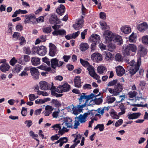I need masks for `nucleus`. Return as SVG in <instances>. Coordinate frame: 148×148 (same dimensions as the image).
<instances>
[{
    "instance_id": "nucleus-1",
    "label": "nucleus",
    "mask_w": 148,
    "mask_h": 148,
    "mask_svg": "<svg viewBox=\"0 0 148 148\" xmlns=\"http://www.w3.org/2000/svg\"><path fill=\"white\" fill-rule=\"evenodd\" d=\"M141 59L140 57L138 58L136 62L134 60H132L130 61L129 64L132 66L128 72V73L130 74V76L134 75L138 71L141 64Z\"/></svg>"
},
{
    "instance_id": "nucleus-2",
    "label": "nucleus",
    "mask_w": 148,
    "mask_h": 148,
    "mask_svg": "<svg viewBox=\"0 0 148 148\" xmlns=\"http://www.w3.org/2000/svg\"><path fill=\"white\" fill-rule=\"evenodd\" d=\"M136 46L134 44L127 45H124L123 46V53L125 56H128L130 55L131 51L136 52Z\"/></svg>"
},
{
    "instance_id": "nucleus-3",
    "label": "nucleus",
    "mask_w": 148,
    "mask_h": 148,
    "mask_svg": "<svg viewBox=\"0 0 148 148\" xmlns=\"http://www.w3.org/2000/svg\"><path fill=\"white\" fill-rule=\"evenodd\" d=\"M79 96V98H78V100L79 102V104H81L82 103H83L85 104H87L88 103V102L89 100L91 99H93L95 96L94 94L91 93L89 95H86V93H82L80 94Z\"/></svg>"
},
{
    "instance_id": "nucleus-4",
    "label": "nucleus",
    "mask_w": 148,
    "mask_h": 148,
    "mask_svg": "<svg viewBox=\"0 0 148 148\" xmlns=\"http://www.w3.org/2000/svg\"><path fill=\"white\" fill-rule=\"evenodd\" d=\"M123 88V85L118 83L115 85L113 89L109 88L108 91L110 93L114 94L113 95L116 96L122 91Z\"/></svg>"
},
{
    "instance_id": "nucleus-5",
    "label": "nucleus",
    "mask_w": 148,
    "mask_h": 148,
    "mask_svg": "<svg viewBox=\"0 0 148 148\" xmlns=\"http://www.w3.org/2000/svg\"><path fill=\"white\" fill-rule=\"evenodd\" d=\"M88 116V114L85 113L83 115L80 114L78 117H75L74 128H77L78 126L80 125L79 122L81 123H85L86 121V119Z\"/></svg>"
},
{
    "instance_id": "nucleus-6",
    "label": "nucleus",
    "mask_w": 148,
    "mask_h": 148,
    "mask_svg": "<svg viewBox=\"0 0 148 148\" xmlns=\"http://www.w3.org/2000/svg\"><path fill=\"white\" fill-rule=\"evenodd\" d=\"M39 85L40 89L44 90H51L53 87L54 86L53 82L51 83V84H50L44 81H42L40 82L39 83Z\"/></svg>"
},
{
    "instance_id": "nucleus-7",
    "label": "nucleus",
    "mask_w": 148,
    "mask_h": 148,
    "mask_svg": "<svg viewBox=\"0 0 148 148\" xmlns=\"http://www.w3.org/2000/svg\"><path fill=\"white\" fill-rule=\"evenodd\" d=\"M86 113L88 114V116L90 115V116H92V117L98 116L100 118L101 116H102L103 114V110L101 111V112L100 108H99L96 110H89Z\"/></svg>"
},
{
    "instance_id": "nucleus-8",
    "label": "nucleus",
    "mask_w": 148,
    "mask_h": 148,
    "mask_svg": "<svg viewBox=\"0 0 148 148\" xmlns=\"http://www.w3.org/2000/svg\"><path fill=\"white\" fill-rule=\"evenodd\" d=\"M70 87V86L68 83H64L62 85H60L56 88V92L62 93L69 91Z\"/></svg>"
},
{
    "instance_id": "nucleus-9",
    "label": "nucleus",
    "mask_w": 148,
    "mask_h": 148,
    "mask_svg": "<svg viewBox=\"0 0 148 148\" xmlns=\"http://www.w3.org/2000/svg\"><path fill=\"white\" fill-rule=\"evenodd\" d=\"M103 35L106 42H108L112 41L114 36L111 32L108 30L105 31Z\"/></svg>"
},
{
    "instance_id": "nucleus-10",
    "label": "nucleus",
    "mask_w": 148,
    "mask_h": 148,
    "mask_svg": "<svg viewBox=\"0 0 148 148\" xmlns=\"http://www.w3.org/2000/svg\"><path fill=\"white\" fill-rule=\"evenodd\" d=\"M60 22L59 18H58L57 16L55 14H52L49 19V22L51 24H59Z\"/></svg>"
},
{
    "instance_id": "nucleus-11",
    "label": "nucleus",
    "mask_w": 148,
    "mask_h": 148,
    "mask_svg": "<svg viewBox=\"0 0 148 148\" xmlns=\"http://www.w3.org/2000/svg\"><path fill=\"white\" fill-rule=\"evenodd\" d=\"M47 49L44 46H41L36 47V52L38 54L41 56H43L46 53Z\"/></svg>"
},
{
    "instance_id": "nucleus-12",
    "label": "nucleus",
    "mask_w": 148,
    "mask_h": 148,
    "mask_svg": "<svg viewBox=\"0 0 148 148\" xmlns=\"http://www.w3.org/2000/svg\"><path fill=\"white\" fill-rule=\"evenodd\" d=\"M60 124H57L54 125L52 127L54 129L57 128L59 130L58 133L59 134H60L61 135L63 134L65 132H67L68 131V130H66V128L65 127L63 126H60Z\"/></svg>"
},
{
    "instance_id": "nucleus-13",
    "label": "nucleus",
    "mask_w": 148,
    "mask_h": 148,
    "mask_svg": "<svg viewBox=\"0 0 148 148\" xmlns=\"http://www.w3.org/2000/svg\"><path fill=\"white\" fill-rule=\"evenodd\" d=\"M72 120L70 118L66 117V118L64 120V121L61 125V126H63L66 128L65 130H67V128H70L72 127Z\"/></svg>"
},
{
    "instance_id": "nucleus-14",
    "label": "nucleus",
    "mask_w": 148,
    "mask_h": 148,
    "mask_svg": "<svg viewBox=\"0 0 148 148\" xmlns=\"http://www.w3.org/2000/svg\"><path fill=\"white\" fill-rule=\"evenodd\" d=\"M49 55L52 57L54 56L57 53L56 46L51 43H50L49 44Z\"/></svg>"
},
{
    "instance_id": "nucleus-15",
    "label": "nucleus",
    "mask_w": 148,
    "mask_h": 148,
    "mask_svg": "<svg viewBox=\"0 0 148 148\" xmlns=\"http://www.w3.org/2000/svg\"><path fill=\"white\" fill-rule=\"evenodd\" d=\"M30 73L34 79H37L39 78V73L38 70L35 68H30Z\"/></svg>"
},
{
    "instance_id": "nucleus-16",
    "label": "nucleus",
    "mask_w": 148,
    "mask_h": 148,
    "mask_svg": "<svg viewBox=\"0 0 148 148\" xmlns=\"http://www.w3.org/2000/svg\"><path fill=\"white\" fill-rule=\"evenodd\" d=\"M137 27L140 32H143L147 29L148 25L146 23L143 22L137 25Z\"/></svg>"
},
{
    "instance_id": "nucleus-17",
    "label": "nucleus",
    "mask_w": 148,
    "mask_h": 148,
    "mask_svg": "<svg viewBox=\"0 0 148 148\" xmlns=\"http://www.w3.org/2000/svg\"><path fill=\"white\" fill-rule=\"evenodd\" d=\"M84 21L83 19H78L73 25V27L76 30L82 28Z\"/></svg>"
},
{
    "instance_id": "nucleus-18",
    "label": "nucleus",
    "mask_w": 148,
    "mask_h": 148,
    "mask_svg": "<svg viewBox=\"0 0 148 148\" xmlns=\"http://www.w3.org/2000/svg\"><path fill=\"white\" fill-rule=\"evenodd\" d=\"M100 37L99 35L97 34H92L90 37V41L91 42L99 43L100 41Z\"/></svg>"
},
{
    "instance_id": "nucleus-19",
    "label": "nucleus",
    "mask_w": 148,
    "mask_h": 148,
    "mask_svg": "<svg viewBox=\"0 0 148 148\" xmlns=\"http://www.w3.org/2000/svg\"><path fill=\"white\" fill-rule=\"evenodd\" d=\"M87 69L88 71V73L92 77H93L94 76H97V77H99L97 76V74L95 71V68L93 66L91 65H89L87 67Z\"/></svg>"
},
{
    "instance_id": "nucleus-20",
    "label": "nucleus",
    "mask_w": 148,
    "mask_h": 148,
    "mask_svg": "<svg viewBox=\"0 0 148 148\" xmlns=\"http://www.w3.org/2000/svg\"><path fill=\"white\" fill-rule=\"evenodd\" d=\"M91 58L92 60L95 61L97 62H99L102 60L101 56L98 53H93L91 55Z\"/></svg>"
},
{
    "instance_id": "nucleus-21",
    "label": "nucleus",
    "mask_w": 148,
    "mask_h": 148,
    "mask_svg": "<svg viewBox=\"0 0 148 148\" xmlns=\"http://www.w3.org/2000/svg\"><path fill=\"white\" fill-rule=\"evenodd\" d=\"M117 75L119 76H121L125 73V70L121 66H118L116 69Z\"/></svg>"
},
{
    "instance_id": "nucleus-22",
    "label": "nucleus",
    "mask_w": 148,
    "mask_h": 148,
    "mask_svg": "<svg viewBox=\"0 0 148 148\" xmlns=\"http://www.w3.org/2000/svg\"><path fill=\"white\" fill-rule=\"evenodd\" d=\"M138 53L140 56H143L147 53V49L142 45H140L138 47Z\"/></svg>"
},
{
    "instance_id": "nucleus-23",
    "label": "nucleus",
    "mask_w": 148,
    "mask_h": 148,
    "mask_svg": "<svg viewBox=\"0 0 148 148\" xmlns=\"http://www.w3.org/2000/svg\"><path fill=\"white\" fill-rule=\"evenodd\" d=\"M112 41L115 43H116L117 44L119 45H121L123 42L122 37L119 35H114Z\"/></svg>"
},
{
    "instance_id": "nucleus-24",
    "label": "nucleus",
    "mask_w": 148,
    "mask_h": 148,
    "mask_svg": "<svg viewBox=\"0 0 148 148\" xmlns=\"http://www.w3.org/2000/svg\"><path fill=\"white\" fill-rule=\"evenodd\" d=\"M65 9V6L62 4H60L56 9V12L58 14L62 16L64 13Z\"/></svg>"
},
{
    "instance_id": "nucleus-25",
    "label": "nucleus",
    "mask_w": 148,
    "mask_h": 148,
    "mask_svg": "<svg viewBox=\"0 0 148 148\" xmlns=\"http://www.w3.org/2000/svg\"><path fill=\"white\" fill-rule=\"evenodd\" d=\"M74 82L75 87L79 88L82 86L81 79L80 76H76L74 79Z\"/></svg>"
},
{
    "instance_id": "nucleus-26",
    "label": "nucleus",
    "mask_w": 148,
    "mask_h": 148,
    "mask_svg": "<svg viewBox=\"0 0 148 148\" xmlns=\"http://www.w3.org/2000/svg\"><path fill=\"white\" fill-rule=\"evenodd\" d=\"M10 68V65L6 63H3L0 66L1 70L3 72H5L8 71Z\"/></svg>"
},
{
    "instance_id": "nucleus-27",
    "label": "nucleus",
    "mask_w": 148,
    "mask_h": 148,
    "mask_svg": "<svg viewBox=\"0 0 148 148\" xmlns=\"http://www.w3.org/2000/svg\"><path fill=\"white\" fill-rule=\"evenodd\" d=\"M140 115L141 113L140 112L133 113L132 114H129L127 116L129 119H133L138 118Z\"/></svg>"
},
{
    "instance_id": "nucleus-28",
    "label": "nucleus",
    "mask_w": 148,
    "mask_h": 148,
    "mask_svg": "<svg viewBox=\"0 0 148 148\" xmlns=\"http://www.w3.org/2000/svg\"><path fill=\"white\" fill-rule=\"evenodd\" d=\"M66 31L64 29H60L58 30H55L52 32L53 36H58V35H65Z\"/></svg>"
},
{
    "instance_id": "nucleus-29",
    "label": "nucleus",
    "mask_w": 148,
    "mask_h": 148,
    "mask_svg": "<svg viewBox=\"0 0 148 148\" xmlns=\"http://www.w3.org/2000/svg\"><path fill=\"white\" fill-rule=\"evenodd\" d=\"M52 106L47 105L46 106L45 108L46 111L45 113V116H49V114L52 112V111L53 110Z\"/></svg>"
},
{
    "instance_id": "nucleus-30",
    "label": "nucleus",
    "mask_w": 148,
    "mask_h": 148,
    "mask_svg": "<svg viewBox=\"0 0 148 148\" xmlns=\"http://www.w3.org/2000/svg\"><path fill=\"white\" fill-rule=\"evenodd\" d=\"M16 62H18L21 64H24L23 61L20 60H16L14 57H13L10 61V63L12 66L14 65Z\"/></svg>"
},
{
    "instance_id": "nucleus-31",
    "label": "nucleus",
    "mask_w": 148,
    "mask_h": 148,
    "mask_svg": "<svg viewBox=\"0 0 148 148\" xmlns=\"http://www.w3.org/2000/svg\"><path fill=\"white\" fill-rule=\"evenodd\" d=\"M31 62L32 65L35 66H37L40 64V59L38 58H32Z\"/></svg>"
},
{
    "instance_id": "nucleus-32",
    "label": "nucleus",
    "mask_w": 148,
    "mask_h": 148,
    "mask_svg": "<svg viewBox=\"0 0 148 148\" xmlns=\"http://www.w3.org/2000/svg\"><path fill=\"white\" fill-rule=\"evenodd\" d=\"M103 55L105 56V59L107 61L111 60L112 57V54L107 51H103Z\"/></svg>"
},
{
    "instance_id": "nucleus-33",
    "label": "nucleus",
    "mask_w": 148,
    "mask_h": 148,
    "mask_svg": "<svg viewBox=\"0 0 148 148\" xmlns=\"http://www.w3.org/2000/svg\"><path fill=\"white\" fill-rule=\"evenodd\" d=\"M58 62L59 60L56 58L51 59V67L53 69H55L57 66V65Z\"/></svg>"
},
{
    "instance_id": "nucleus-34",
    "label": "nucleus",
    "mask_w": 148,
    "mask_h": 148,
    "mask_svg": "<svg viewBox=\"0 0 148 148\" xmlns=\"http://www.w3.org/2000/svg\"><path fill=\"white\" fill-rule=\"evenodd\" d=\"M121 29V32L125 34H128L131 31L130 28L127 26H123Z\"/></svg>"
},
{
    "instance_id": "nucleus-35",
    "label": "nucleus",
    "mask_w": 148,
    "mask_h": 148,
    "mask_svg": "<svg viewBox=\"0 0 148 148\" xmlns=\"http://www.w3.org/2000/svg\"><path fill=\"white\" fill-rule=\"evenodd\" d=\"M51 90V94L53 96H55L56 97H61L63 95L62 94H60L56 93V88L55 86L53 87Z\"/></svg>"
},
{
    "instance_id": "nucleus-36",
    "label": "nucleus",
    "mask_w": 148,
    "mask_h": 148,
    "mask_svg": "<svg viewBox=\"0 0 148 148\" xmlns=\"http://www.w3.org/2000/svg\"><path fill=\"white\" fill-rule=\"evenodd\" d=\"M89 48L88 44L86 43H82L80 45V49L82 51H85Z\"/></svg>"
},
{
    "instance_id": "nucleus-37",
    "label": "nucleus",
    "mask_w": 148,
    "mask_h": 148,
    "mask_svg": "<svg viewBox=\"0 0 148 148\" xmlns=\"http://www.w3.org/2000/svg\"><path fill=\"white\" fill-rule=\"evenodd\" d=\"M106 70V67L102 66H98L97 69V73L100 74L103 73L104 71Z\"/></svg>"
},
{
    "instance_id": "nucleus-38",
    "label": "nucleus",
    "mask_w": 148,
    "mask_h": 148,
    "mask_svg": "<svg viewBox=\"0 0 148 148\" xmlns=\"http://www.w3.org/2000/svg\"><path fill=\"white\" fill-rule=\"evenodd\" d=\"M99 23L101 25V28L102 30H103L109 29V26L107 25V23L105 21H100L99 22Z\"/></svg>"
},
{
    "instance_id": "nucleus-39",
    "label": "nucleus",
    "mask_w": 148,
    "mask_h": 148,
    "mask_svg": "<svg viewBox=\"0 0 148 148\" xmlns=\"http://www.w3.org/2000/svg\"><path fill=\"white\" fill-rule=\"evenodd\" d=\"M23 67L21 65L18 64V65H16L15 67L13 69V71L14 72V73H19L21 70L22 69H23Z\"/></svg>"
},
{
    "instance_id": "nucleus-40",
    "label": "nucleus",
    "mask_w": 148,
    "mask_h": 148,
    "mask_svg": "<svg viewBox=\"0 0 148 148\" xmlns=\"http://www.w3.org/2000/svg\"><path fill=\"white\" fill-rule=\"evenodd\" d=\"M136 36L134 33H132L129 37V41L132 42H134L136 41Z\"/></svg>"
},
{
    "instance_id": "nucleus-41",
    "label": "nucleus",
    "mask_w": 148,
    "mask_h": 148,
    "mask_svg": "<svg viewBox=\"0 0 148 148\" xmlns=\"http://www.w3.org/2000/svg\"><path fill=\"white\" fill-rule=\"evenodd\" d=\"M51 102L56 107H59L62 105L61 103L57 99H53L52 100Z\"/></svg>"
},
{
    "instance_id": "nucleus-42",
    "label": "nucleus",
    "mask_w": 148,
    "mask_h": 148,
    "mask_svg": "<svg viewBox=\"0 0 148 148\" xmlns=\"http://www.w3.org/2000/svg\"><path fill=\"white\" fill-rule=\"evenodd\" d=\"M118 80L117 79H116L110 81L108 83L107 86H115V85L118 83Z\"/></svg>"
},
{
    "instance_id": "nucleus-43",
    "label": "nucleus",
    "mask_w": 148,
    "mask_h": 148,
    "mask_svg": "<svg viewBox=\"0 0 148 148\" xmlns=\"http://www.w3.org/2000/svg\"><path fill=\"white\" fill-rule=\"evenodd\" d=\"M80 61L81 64L84 67H88L90 65V64L88 61H85L81 58L80 59Z\"/></svg>"
},
{
    "instance_id": "nucleus-44",
    "label": "nucleus",
    "mask_w": 148,
    "mask_h": 148,
    "mask_svg": "<svg viewBox=\"0 0 148 148\" xmlns=\"http://www.w3.org/2000/svg\"><path fill=\"white\" fill-rule=\"evenodd\" d=\"M99 128L100 131H103L104 127V125L103 124H98L94 128V130H96Z\"/></svg>"
},
{
    "instance_id": "nucleus-45",
    "label": "nucleus",
    "mask_w": 148,
    "mask_h": 148,
    "mask_svg": "<svg viewBox=\"0 0 148 148\" xmlns=\"http://www.w3.org/2000/svg\"><path fill=\"white\" fill-rule=\"evenodd\" d=\"M62 138L61 140L59 146L61 147L64 143H67L68 141V139L67 138L65 137H64L63 138Z\"/></svg>"
},
{
    "instance_id": "nucleus-46",
    "label": "nucleus",
    "mask_w": 148,
    "mask_h": 148,
    "mask_svg": "<svg viewBox=\"0 0 148 148\" xmlns=\"http://www.w3.org/2000/svg\"><path fill=\"white\" fill-rule=\"evenodd\" d=\"M43 31L44 32L48 34L50 33L51 31V28L50 27H45L42 29Z\"/></svg>"
},
{
    "instance_id": "nucleus-47",
    "label": "nucleus",
    "mask_w": 148,
    "mask_h": 148,
    "mask_svg": "<svg viewBox=\"0 0 148 148\" xmlns=\"http://www.w3.org/2000/svg\"><path fill=\"white\" fill-rule=\"evenodd\" d=\"M137 93V92L135 91H130L129 92L128 95L130 98H132L136 96Z\"/></svg>"
},
{
    "instance_id": "nucleus-48",
    "label": "nucleus",
    "mask_w": 148,
    "mask_h": 148,
    "mask_svg": "<svg viewBox=\"0 0 148 148\" xmlns=\"http://www.w3.org/2000/svg\"><path fill=\"white\" fill-rule=\"evenodd\" d=\"M142 41L143 43L148 45V36H146L143 37Z\"/></svg>"
},
{
    "instance_id": "nucleus-49",
    "label": "nucleus",
    "mask_w": 148,
    "mask_h": 148,
    "mask_svg": "<svg viewBox=\"0 0 148 148\" xmlns=\"http://www.w3.org/2000/svg\"><path fill=\"white\" fill-rule=\"evenodd\" d=\"M110 115L114 119H118L119 118V116L117 114L116 112H113L111 113Z\"/></svg>"
},
{
    "instance_id": "nucleus-50",
    "label": "nucleus",
    "mask_w": 148,
    "mask_h": 148,
    "mask_svg": "<svg viewBox=\"0 0 148 148\" xmlns=\"http://www.w3.org/2000/svg\"><path fill=\"white\" fill-rule=\"evenodd\" d=\"M21 35L18 32H14L12 36L13 38L16 40L18 39L20 37Z\"/></svg>"
},
{
    "instance_id": "nucleus-51",
    "label": "nucleus",
    "mask_w": 148,
    "mask_h": 148,
    "mask_svg": "<svg viewBox=\"0 0 148 148\" xmlns=\"http://www.w3.org/2000/svg\"><path fill=\"white\" fill-rule=\"evenodd\" d=\"M94 101L95 104L98 105L102 103V99L100 98H99L98 99L95 98L94 99Z\"/></svg>"
},
{
    "instance_id": "nucleus-52",
    "label": "nucleus",
    "mask_w": 148,
    "mask_h": 148,
    "mask_svg": "<svg viewBox=\"0 0 148 148\" xmlns=\"http://www.w3.org/2000/svg\"><path fill=\"white\" fill-rule=\"evenodd\" d=\"M107 102L108 103H112L115 100V98L114 97H111L110 96L107 97Z\"/></svg>"
},
{
    "instance_id": "nucleus-53",
    "label": "nucleus",
    "mask_w": 148,
    "mask_h": 148,
    "mask_svg": "<svg viewBox=\"0 0 148 148\" xmlns=\"http://www.w3.org/2000/svg\"><path fill=\"white\" fill-rule=\"evenodd\" d=\"M86 105L87 104H83L81 105L79 104V105L77 106L76 107L77 108H78V110H79L80 112H81L82 110V108L85 107Z\"/></svg>"
},
{
    "instance_id": "nucleus-54",
    "label": "nucleus",
    "mask_w": 148,
    "mask_h": 148,
    "mask_svg": "<svg viewBox=\"0 0 148 148\" xmlns=\"http://www.w3.org/2000/svg\"><path fill=\"white\" fill-rule=\"evenodd\" d=\"M115 58L117 61L119 62L123 60L122 56L119 53H117L116 54Z\"/></svg>"
},
{
    "instance_id": "nucleus-55",
    "label": "nucleus",
    "mask_w": 148,
    "mask_h": 148,
    "mask_svg": "<svg viewBox=\"0 0 148 148\" xmlns=\"http://www.w3.org/2000/svg\"><path fill=\"white\" fill-rule=\"evenodd\" d=\"M108 50L111 51H112L113 50L116 48V47L113 44L110 43L108 45Z\"/></svg>"
},
{
    "instance_id": "nucleus-56",
    "label": "nucleus",
    "mask_w": 148,
    "mask_h": 148,
    "mask_svg": "<svg viewBox=\"0 0 148 148\" xmlns=\"http://www.w3.org/2000/svg\"><path fill=\"white\" fill-rule=\"evenodd\" d=\"M43 62L46 63L48 66H50V62L49 59L46 57L42 58Z\"/></svg>"
},
{
    "instance_id": "nucleus-57",
    "label": "nucleus",
    "mask_w": 148,
    "mask_h": 148,
    "mask_svg": "<svg viewBox=\"0 0 148 148\" xmlns=\"http://www.w3.org/2000/svg\"><path fill=\"white\" fill-rule=\"evenodd\" d=\"M38 97V96H37V97H36L35 95L34 94H31L29 95V100L31 101H34Z\"/></svg>"
},
{
    "instance_id": "nucleus-58",
    "label": "nucleus",
    "mask_w": 148,
    "mask_h": 148,
    "mask_svg": "<svg viewBox=\"0 0 148 148\" xmlns=\"http://www.w3.org/2000/svg\"><path fill=\"white\" fill-rule=\"evenodd\" d=\"M27 108L25 107L22 108L21 113L23 116H26L27 114Z\"/></svg>"
},
{
    "instance_id": "nucleus-59",
    "label": "nucleus",
    "mask_w": 148,
    "mask_h": 148,
    "mask_svg": "<svg viewBox=\"0 0 148 148\" xmlns=\"http://www.w3.org/2000/svg\"><path fill=\"white\" fill-rule=\"evenodd\" d=\"M73 113L75 115H77L80 113L79 110H78V108L76 107H73Z\"/></svg>"
},
{
    "instance_id": "nucleus-60",
    "label": "nucleus",
    "mask_w": 148,
    "mask_h": 148,
    "mask_svg": "<svg viewBox=\"0 0 148 148\" xmlns=\"http://www.w3.org/2000/svg\"><path fill=\"white\" fill-rule=\"evenodd\" d=\"M123 121L122 119H119L116 122L115 126L116 127H118L120 126L123 123Z\"/></svg>"
},
{
    "instance_id": "nucleus-61",
    "label": "nucleus",
    "mask_w": 148,
    "mask_h": 148,
    "mask_svg": "<svg viewBox=\"0 0 148 148\" xmlns=\"http://www.w3.org/2000/svg\"><path fill=\"white\" fill-rule=\"evenodd\" d=\"M44 17L43 16H40L37 18L36 19V21L38 23L43 22H44Z\"/></svg>"
},
{
    "instance_id": "nucleus-62",
    "label": "nucleus",
    "mask_w": 148,
    "mask_h": 148,
    "mask_svg": "<svg viewBox=\"0 0 148 148\" xmlns=\"http://www.w3.org/2000/svg\"><path fill=\"white\" fill-rule=\"evenodd\" d=\"M16 29L18 31H21L23 29V26L20 23H18L16 26Z\"/></svg>"
},
{
    "instance_id": "nucleus-63",
    "label": "nucleus",
    "mask_w": 148,
    "mask_h": 148,
    "mask_svg": "<svg viewBox=\"0 0 148 148\" xmlns=\"http://www.w3.org/2000/svg\"><path fill=\"white\" fill-rule=\"evenodd\" d=\"M83 88L84 89H90L92 88L90 84H86L83 85Z\"/></svg>"
},
{
    "instance_id": "nucleus-64",
    "label": "nucleus",
    "mask_w": 148,
    "mask_h": 148,
    "mask_svg": "<svg viewBox=\"0 0 148 148\" xmlns=\"http://www.w3.org/2000/svg\"><path fill=\"white\" fill-rule=\"evenodd\" d=\"M87 29H86L81 33V37L82 39L85 38V36L87 34Z\"/></svg>"
}]
</instances>
